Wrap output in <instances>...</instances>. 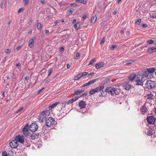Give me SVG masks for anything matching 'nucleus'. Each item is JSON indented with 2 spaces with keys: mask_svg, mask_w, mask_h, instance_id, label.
Here are the masks:
<instances>
[{
  "mask_svg": "<svg viewBox=\"0 0 156 156\" xmlns=\"http://www.w3.org/2000/svg\"><path fill=\"white\" fill-rule=\"evenodd\" d=\"M105 91L110 93L112 95L114 96L118 95L119 94L120 90L118 88L111 87L106 88Z\"/></svg>",
  "mask_w": 156,
  "mask_h": 156,
  "instance_id": "f257e3e1",
  "label": "nucleus"
},
{
  "mask_svg": "<svg viewBox=\"0 0 156 156\" xmlns=\"http://www.w3.org/2000/svg\"><path fill=\"white\" fill-rule=\"evenodd\" d=\"M55 120L51 117L47 118L46 119L45 124L46 126L48 127H53L55 125Z\"/></svg>",
  "mask_w": 156,
  "mask_h": 156,
  "instance_id": "f03ea898",
  "label": "nucleus"
},
{
  "mask_svg": "<svg viewBox=\"0 0 156 156\" xmlns=\"http://www.w3.org/2000/svg\"><path fill=\"white\" fill-rule=\"evenodd\" d=\"M155 83L154 82L151 80H148L146 81L144 87L146 89L151 90L155 87Z\"/></svg>",
  "mask_w": 156,
  "mask_h": 156,
  "instance_id": "7ed1b4c3",
  "label": "nucleus"
},
{
  "mask_svg": "<svg viewBox=\"0 0 156 156\" xmlns=\"http://www.w3.org/2000/svg\"><path fill=\"white\" fill-rule=\"evenodd\" d=\"M104 88V86L101 85L99 86L94 89H92L89 92V94H90L93 95L95 93L101 91Z\"/></svg>",
  "mask_w": 156,
  "mask_h": 156,
  "instance_id": "20e7f679",
  "label": "nucleus"
},
{
  "mask_svg": "<svg viewBox=\"0 0 156 156\" xmlns=\"http://www.w3.org/2000/svg\"><path fill=\"white\" fill-rule=\"evenodd\" d=\"M143 78V76L142 75H139V76H137L135 81L136 85H142L144 82L142 80Z\"/></svg>",
  "mask_w": 156,
  "mask_h": 156,
  "instance_id": "39448f33",
  "label": "nucleus"
},
{
  "mask_svg": "<svg viewBox=\"0 0 156 156\" xmlns=\"http://www.w3.org/2000/svg\"><path fill=\"white\" fill-rule=\"evenodd\" d=\"M30 130L32 132H34L36 131L38 129V126L35 123H32L29 127Z\"/></svg>",
  "mask_w": 156,
  "mask_h": 156,
  "instance_id": "423d86ee",
  "label": "nucleus"
},
{
  "mask_svg": "<svg viewBox=\"0 0 156 156\" xmlns=\"http://www.w3.org/2000/svg\"><path fill=\"white\" fill-rule=\"evenodd\" d=\"M147 120L148 123L151 124H154L156 120L154 117L152 116H147Z\"/></svg>",
  "mask_w": 156,
  "mask_h": 156,
  "instance_id": "0eeeda50",
  "label": "nucleus"
},
{
  "mask_svg": "<svg viewBox=\"0 0 156 156\" xmlns=\"http://www.w3.org/2000/svg\"><path fill=\"white\" fill-rule=\"evenodd\" d=\"M10 146L12 148H15L17 147L18 146V142L16 140H13L10 141L9 143Z\"/></svg>",
  "mask_w": 156,
  "mask_h": 156,
  "instance_id": "6e6552de",
  "label": "nucleus"
},
{
  "mask_svg": "<svg viewBox=\"0 0 156 156\" xmlns=\"http://www.w3.org/2000/svg\"><path fill=\"white\" fill-rule=\"evenodd\" d=\"M46 118H47L46 117V116L45 115L44 112H42L38 116V119L41 122H42L43 121V120Z\"/></svg>",
  "mask_w": 156,
  "mask_h": 156,
  "instance_id": "1a4fd4ad",
  "label": "nucleus"
},
{
  "mask_svg": "<svg viewBox=\"0 0 156 156\" xmlns=\"http://www.w3.org/2000/svg\"><path fill=\"white\" fill-rule=\"evenodd\" d=\"M15 140L17 142H19L21 143H23L24 142V139L23 137L20 135L16 136L15 137Z\"/></svg>",
  "mask_w": 156,
  "mask_h": 156,
  "instance_id": "9d476101",
  "label": "nucleus"
},
{
  "mask_svg": "<svg viewBox=\"0 0 156 156\" xmlns=\"http://www.w3.org/2000/svg\"><path fill=\"white\" fill-rule=\"evenodd\" d=\"M57 107L58 108V110L60 111L64 108H65V105H64V103H60L59 102H57Z\"/></svg>",
  "mask_w": 156,
  "mask_h": 156,
  "instance_id": "9b49d317",
  "label": "nucleus"
},
{
  "mask_svg": "<svg viewBox=\"0 0 156 156\" xmlns=\"http://www.w3.org/2000/svg\"><path fill=\"white\" fill-rule=\"evenodd\" d=\"M86 106V104L85 102L83 101H80L79 104V107L81 108H85Z\"/></svg>",
  "mask_w": 156,
  "mask_h": 156,
  "instance_id": "f8f14e48",
  "label": "nucleus"
},
{
  "mask_svg": "<svg viewBox=\"0 0 156 156\" xmlns=\"http://www.w3.org/2000/svg\"><path fill=\"white\" fill-rule=\"evenodd\" d=\"M147 52L150 53H152L156 52V47H152L148 49Z\"/></svg>",
  "mask_w": 156,
  "mask_h": 156,
  "instance_id": "ddd939ff",
  "label": "nucleus"
},
{
  "mask_svg": "<svg viewBox=\"0 0 156 156\" xmlns=\"http://www.w3.org/2000/svg\"><path fill=\"white\" fill-rule=\"evenodd\" d=\"M105 63L103 62H100L96 64L95 65L96 69H98L104 66Z\"/></svg>",
  "mask_w": 156,
  "mask_h": 156,
  "instance_id": "4468645a",
  "label": "nucleus"
},
{
  "mask_svg": "<svg viewBox=\"0 0 156 156\" xmlns=\"http://www.w3.org/2000/svg\"><path fill=\"white\" fill-rule=\"evenodd\" d=\"M125 89L126 90H129L132 87V85L130 84L129 82H126L125 84Z\"/></svg>",
  "mask_w": 156,
  "mask_h": 156,
  "instance_id": "2eb2a0df",
  "label": "nucleus"
},
{
  "mask_svg": "<svg viewBox=\"0 0 156 156\" xmlns=\"http://www.w3.org/2000/svg\"><path fill=\"white\" fill-rule=\"evenodd\" d=\"M38 136L39 134L38 133H33L31 135L30 137L32 140H34L35 139L38 138Z\"/></svg>",
  "mask_w": 156,
  "mask_h": 156,
  "instance_id": "dca6fc26",
  "label": "nucleus"
},
{
  "mask_svg": "<svg viewBox=\"0 0 156 156\" xmlns=\"http://www.w3.org/2000/svg\"><path fill=\"white\" fill-rule=\"evenodd\" d=\"M34 45V41L33 39H30L28 42V46L30 48H33Z\"/></svg>",
  "mask_w": 156,
  "mask_h": 156,
  "instance_id": "f3484780",
  "label": "nucleus"
},
{
  "mask_svg": "<svg viewBox=\"0 0 156 156\" xmlns=\"http://www.w3.org/2000/svg\"><path fill=\"white\" fill-rule=\"evenodd\" d=\"M136 76V75L135 74H132L130 75L128 77V79L130 81H132L135 78Z\"/></svg>",
  "mask_w": 156,
  "mask_h": 156,
  "instance_id": "a211bd4d",
  "label": "nucleus"
},
{
  "mask_svg": "<svg viewBox=\"0 0 156 156\" xmlns=\"http://www.w3.org/2000/svg\"><path fill=\"white\" fill-rule=\"evenodd\" d=\"M141 112L144 114L147 111V109L145 105H144L141 108Z\"/></svg>",
  "mask_w": 156,
  "mask_h": 156,
  "instance_id": "6ab92c4d",
  "label": "nucleus"
},
{
  "mask_svg": "<svg viewBox=\"0 0 156 156\" xmlns=\"http://www.w3.org/2000/svg\"><path fill=\"white\" fill-rule=\"evenodd\" d=\"M146 70L150 73H151L154 72L155 70V69L154 68H150L147 69Z\"/></svg>",
  "mask_w": 156,
  "mask_h": 156,
  "instance_id": "aec40b11",
  "label": "nucleus"
},
{
  "mask_svg": "<svg viewBox=\"0 0 156 156\" xmlns=\"http://www.w3.org/2000/svg\"><path fill=\"white\" fill-rule=\"evenodd\" d=\"M84 90L83 89H81L80 90H78L75 91V94L77 95H79V94L83 92L84 91Z\"/></svg>",
  "mask_w": 156,
  "mask_h": 156,
  "instance_id": "412c9836",
  "label": "nucleus"
},
{
  "mask_svg": "<svg viewBox=\"0 0 156 156\" xmlns=\"http://www.w3.org/2000/svg\"><path fill=\"white\" fill-rule=\"evenodd\" d=\"M147 98L150 100H152L154 99V96L153 94L150 93L147 94Z\"/></svg>",
  "mask_w": 156,
  "mask_h": 156,
  "instance_id": "4be33fe9",
  "label": "nucleus"
},
{
  "mask_svg": "<svg viewBox=\"0 0 156 156\" xmlns=\"http://www.w3.org/2000/svg\"><path fill=\"white\" fill-rule=\"evenodd\" d=\"M75 2H79L84 4H86L87 3V1L86 0H76Z\"/></svg>",
  "mask_w": 156,
  "mask_h": 156,
  "instance_id": "5701e85b",
  "label": "nucleus"
},
{
  "mask_svg": "<svg viewBox=\"0 0 156 156\" xmlns=\"http://www.w3.org/2000/svg\"><path fill=\"white\" fill-rule=\"evenodd\" d=\"M97 17L96 16H92L91 17V21L93 23H94L96 22V20H97Z\"/></svg>",
  "mask_w": 156,
  "mask_h": 156,
  "instance_id": "b1692460",
  "label": "nucleus"
},
{
  "mask_svg": "<svg viewBox=\"0 0 156 156\" xmlns=\"http://www.w3.org/2000/svg\"><path fill=\"white\" fill-rule=\"evenodd\" d=\"M143 73L144 76L145 77H149V75L150 74V73L148 72V71L147 70L144 71Z\"/></svg>",
  "mask_w": 156,
  "mask_h": 156,
  "instance_id": "393cba45",
  "label": "nucleus"
},
{
  "mask_svg": "<svg viewBox=\"0 0 156 156\" xmlns=\"http://www.w3.org/2000/svg\"><path fill=\"white\" fill-rule=\"evenodd\" d=\"M57 102L55 103L52 105L50 106H49V107H48V109L49 110H51L52 108H54L55 107H56L57 106Z\"/></svg>",
  "mask_w": 156,
  "mask_h": 156,
  "instance_id": "a878e982",
  "label": "nucleus"
},
{
  "mask_svg": "<svg viewBox=\"0 0 156 156\" xmlns=\"http://www.w3.org/2000/svg\"><path fill=\"white\" fill-rule=\"evenodd\" d=\"M73 8H70L69 9L67 10V14L70 15L72 14L73 12Z\"/></svg>",
  "mask_w": 156,
  "mask_h": 156,
  "instance_id": "bb28decb",
  "label": "nucleus"
},
{
  "mask_svg": "<svg viewBox=\"0 0 156 156\" xmlns=\"http://www.w3.org/2000/svg\"><path fill=\"white\" fill-rule=\"evenodd\" d=\"M154 133V130L151 129L148 131V134L149 135H152Z\"/></svg>",
  "mask_w": 156,
  "mask_h": 156,
  "instance_id": "cd10ccee",
  "label": "nucleus"
},
{
  "mask_svg": "<svg viewBox=\"0 0 156 156\" xmlns=\"http://www.w3.org/2000/svg\"><path fill=\"white\" fill-rule=\"evenodd\" d=\"M29 128V126L27 125H26L23 129V131L28 132Z\"/></svg>",
  "mask_w": 156,
  "mask_h": 156,
  "instance_id": "c85d7f7f",
  "label": "nucleus"
},
{
  "mask_svg": "<svg viewBox=\"0 0 156 156\" xmlns=\"http://www.w3.org/2000/svg\"><path fill=\"white\" fill-rule=\"evenodd\" d=\"M50 110H47L46 111H44L43 112H45V115L47 117V116H49L50 114Z\"/></svg>",
  "mask_w": 156,
  "mask_h": 156,
  "instance_id": "c756f323",
  "label": "nucleus"
},
{
  "mask_svg": "<svg viewBox=\"0 0 156 156\" xmlns=\"http://www.w3.org/2000/svg\"><path fill=\"white\" fill-rule=\"evenodd\" d=\"M78 98H79L78 97H75L74 98H73L72 99H70L69 100H70L71 103H72L73 102L77 100L78 99Z\"/></svg>",
  "mask_w": 156,
  "mask_h": 156,
  "instance_id": "7c9ffc66",
  "label": "nucleus"
},
{
  "mask_svg": "<svg viewBox=\"0 0 156 156\" xmlns=\"http://www.w3.org/2000/svg\"><path fill=\"white\" fill-rule=\"evenodd\" d=\"M96 61V59L94 58L93 59H92L90 60L89 63V64L88 66H89L90 65L94 63Z\"/></svg>",
  "mask_w": 156,
  "mask_h": 156,
  "instance_id": "2f4dec72",
  "label": "nucleus"
},
{
  "mask_svg": "<svg viewBox=\"0 0 156 156\" xmlns=\"http://www.w3.org/2000/svg\"><path fill=\"white\" fill-rule=\"evenodd\" d=\"M141 22V19H139L135 22V23L136 25L139 26Z\"/></svg>",
  "mask_w": 156,
  "mask_h": 156,
  "instance_id": "473e14b6",
  "label": "nucleus"
},
{
  "mask_svg": "<svg viewBox=\"0 0 156 156\" xmlns=\"http://www.w3.org/2000/svg\"><path fill=\"white\" fill-rule=\"evenodd\" d=\"M97 80V79H95L93 80L90 81L88 82V83L89 84V85H90L91 84H92L94 83L95 82H96Z\"/></svg>",
  "mask_w": 156,
  "mask_h": 156,
  "instance_id": "72a5a7b5",
  "label": "nucleus"
},
{
  "mask_svg": "<svg viewBox=\"0 0 156 156\" xmlns=\"http://www.w3.org/2000/svg\"><path fill=\"white\" fill-rule=\"evenodd\" d=\"M5 2L4 0H2L0 5V7L2 8H3L4 7Z\"/></svg>",
  "mask_w": 156,
  "mask_h": 156,
  "instance_id": "f704fd0d",
  "label": "nucleus"
},
{
  "mask_svg": "<svg viewBox=\"0 0 156 156\" xmlns=\"http://www.w3.org/2000/svg\"><path fill=\"white\" fill-rule=\"evenodd\" d=\"M23 2L24 3V5L26 6L29 3V0H23Z\"/></svg>",
  "mask_w": 156,
  "mask_h": 156,
  "instance_id": "c9c22d12",
  "label": "nucleus"
},
{
  "mask_svg": "<svg viewBox=\"0 0 156 156\" xmlns=\"http://www.w3.org/2000/svg\"><path fill=\"white\" fill-rule=\"evenodd\" d=\"M87 74L88 73L87 72H84L82 73H80V74L81 75V77H83L87 75Z\"/></svg>",
  "mask_w": 156,
  "mask_h": 156,
  "instance_id": "e433bc0d",
  "label": "nucleus"
},
{
  "mask_svg": "<svg viewBox=\"0 0 156 156\" xmlns=\"http://www.w3.org/2000/svg\"><path fill=\"white\" fill-rule=\"evenodd\" d=\"M23 107H21V108H20V109H19L18 110H17L16 111V113H17L21 112L23 110Z\"/></svg>",
  "mask_w": 156,
  "mask_h": 156,
  "instance_id": "4c0bfd02",
  "label": "nucleus"
},
{
  "mask_svg": "<svg viewBox=\"0 0 156 156\" xmlns=\"http://www.w3.org/2000/svg\"><path fill=\"white\" fill-rule=\"evenodd\" d=\"M154 41L151 40H150L147 41V43L148 44H151L154 43Z\"/></svg>",
  "mask_w": 156,
  "mask_h": 156,
  "instance_id": "58836bf2",
  "label": "nucleus"
},
{
  "mask_svg": "<svg viewBox=\"0 0 156 156\" xmlns=\"http://www.w3.org/2000/svg\"><path fill=\"white\" fill-rule=\"evenodd\" d=\"M37 28L38 29H40L41 27V24L40 23H38L37 24Z\"/></svg>",
  "mask_w": 156,
  "mask_h": 156,
  "instance_id": "ea45409f",
  "label": "nucleus"
},
{
  "mask_svg": "<svg viewBox=\"0 0 156 156\" xmlns=\"http://www.w3.org/2000/svg\"><path fill=\"white\" fill-rule=\"evenodd\" d=\"M70 5L72 7H76L77 6V5L76 3H71Z\"/></svg>",
  "mask_w": 156,
  "mask_h": 156,
  "instance_id": "a19ab883",
  "label": "nucleus"
},
{
  "mask_svg": "<svg viewBox=\"0 0 156 156\" xmlns=\"http://www.w3.org/2000/svg\"><path fill=\"white\" fill-rule=\"evenodd\" d=\"M133 62H134L133 61L130 60L129 61H128L127 62H126V64L127 65L130 64H132Z\"/></svg>",
  "mask_w": 156,
  "mask_h": 156,
  "instance_id": "79ce46f5",
  "label": "nucleus"
},
{
  "mask_svg": "<svg viewBox=\"0 0 156 156\" xmlns=\"http://www.w3.org/2000/svg\"><path fill=\"white\" fill-rule=\"evenodd\" d=\"M72 103H71V101H70V100H69L67 102H66L65 103H64V105H65V106H66V105H69V104H72Z\"/></svg>",
  "mask_w": 156,
  "mask_h": 156,
  "instance_id": "37998d69",
  "label": "nucleus"
},
{
  "mask_svg": "<svg viewBox=\"0 0 156 156\" xmlns=\"http://www.w3.org/2000/svg\"><path fill=\"white\" fill-rule=\"evenodd\" d=\"M101 92V94H99L100 96L103 97L105 94V92L103 90Z\"/></svg>",
  "mask_w": 156,
  "mask_h": 156,
  "instance_id": "c03bdc74",
  "label": "nucleus"
},
{
  "mask_svg": "<svg viewBox=\"0 0 156 156\" xmlns=\"http://www.w3.org/2000/svg\"><path fill=\"white\" fill-rule=\"evenodd\" d=\"M116 46L115 45H112L111 48V50H113L116 47Z\"/></svg>",
  "mask_w": 156,
  "mask_h": 156,
  "instance_id": "a18cd8bd",
  "label": "nucleus"
},
{
  "mask_svg": "<svg viewBox=\"0 0 156 156\" xmlns=\"http://www.w3.org/2000/svg\"><path fill=\"white\" fill-rule=\"evenodd\" d=\"M79 24V23H76V24H75L74 25V27L76 29H78L79 27H78V25Z\"/></svg>",
  "mask_w": 156,
  "mask_h": 156,
  "instance_id": "49530a36",
  "label": "nucleus"
},
{
  "mask_svg": "<svg viewBox=\"0 0 156 156\" xmlns=\"http://www.w3.org/2000/svg\"><path fill=\"white\" fill-rule=\"evenodd\" d=\"M2 156H8L6 151H4L2 153Z\"/></svg>",
  "mask_w": 156,
  "mask_h": 156,
  "instance_id": "de8ad7c7",
  "label": "nucleus"
},
{
  "mask_svg": "<svg viewBox=\"0 0 156 156\" xmlns=\"http://www.w3.org/2000/svg\"><path fill=\"white\" fill-rule=\"evenodd\" d=\"M89 85L88 82H87V83H85L84 84H83V85L81 86V87H86L87 86Z\"/></svg>",
  "mask_w": 156,
  "mask_h": 156,
  "instance_id": "09e8293b",
  "label": "nucleus"
},
{
  "mask_svg": "<svg viewBox=\"0 0 156 156\" xmlns=\"http://www.w3.org/2000/svg\"><path fill=\"white\" fill-rule=\"evenodd\" d=\"M89 85L88 82H87V83H85L84 84H83V85L81 86V87H86L87 86Z\"/></svg>",
  "mask_w": 156,
  "mask_h": 156,
  "instance_id": "8fccbe9b",
  "label": "nucleus"
},
{
  "mask_svg": "<svg viewBox=\"0 0 156 156\" xmlns=\"http://www.w3.org/2000/svg\"><path fill=\"white\" fill-rule=\"evenodd\" d=\"M89 85L88 82H87V83H85L84 84H83V85L81 86V87H86L87 86Z\"/></svg>",
  "mask_w": 156,
  "mask_h": 156,
  "instance_id": "3c124183",
  "label": "nucleus"
},
{
  "mask_svg": "<svg viewBox=\"0 0 156 156\" xmlns=\"http://www.w3.org/2000/svg\"><path fill=\"white\" fill-rule=\"evenodd\" d=\"M52 69H50L49 70H48V76H49V75H51V73H52Z\"/></svg>",
  "mask_w": 156,
  "mask_h": 156,
  "instance_id": "603ef678",
  "label": "nucleus"
},
{
  "mask_svg": "<svg viewBox=\"0 0 156 156\" xmlns=\"http://www.w3.org/2000/svg\"><path fill=\"white\" fill-rule=\"evenodd\" d=\"M105 41V39L104 38H103L102 39V40H101V41L100 42V44L101 45L103 44L104 43Z\"/></svg>",
  "mask_w": 156,
  "mask_h": 156,
  "instance_id": "864d4df0",
  "label": "nucleus"
},
{
  "mask_svg": "<svg viewBox=\"0 0 156 156\" xmlns=\"http://www.w3.org/2000/svg\"><path fill=\"white\" fill-rule=\"evenodd\" d=\"M23 134L25 136H27L28 135V132L27 131H23Z\"/></svg>",
  "mask_w": 156,
  "mask_h": 156,
  "instance_id": "5fc2aeb1",
  "label": "nucleus"
},
{
  "mask_svg": "<svg viewBox=\"0 0 156 156\" xmlns=\"http://www.w3.org/2000/svg\"><path fill=\"white\" fill-rule=\"evenodd\" d=\"M44 88V87H43L41 89L39 90L38 91H37V93L38 94H39L42 91V90H43V89Z\"/></svg>",
  "mask_w": 156,
  "mask_h": 156,
  "instance_id": "6e6d98bb",
  "label": "nucleus"
},
{
  "mask_svg": "<svg viewBox=\"0 0 156 156\" xmlns=\"http://www.w3.org/2000/svg\"><path fill=\"white\" fill-rule=\"evenodd\" d=\"M10 50L9 49H6L5 50V52L6 53H9L10 52Z\"/></svg>",
  "mask_w": 156,
  "mask_h": 156,
  "instance_id": "4d7b16f0",
  "label": "nucleus"
},
{
  "mask_svg": "<svg viewBox=\"0 0 156 156\" xmlns=\"http://www.w3.org/2000/svg\"><path fill=\"white\" fill-rule=\"evenodd\" d=\"M45 34L47 35H48V34L49 33V31L47 30V29H45Z\"/></svg>",
  "mask_w": 156,
  "mask_h": 156,
  "instance_id": "13d9d810",
  "label": "nucleus"
},
{
  "mask_svg": "<svg viewBox=\"0 0 156 156\" xmlns=\"http://www.w3.org/2000/svg\"><path fill=\"white\" fill-rule=\"evenodd\" d=\"M94 74V73H90L88 74V76L90 77V76H92Z\"/></svg>",
  "mask_w": 156,
  "mask_h": 156,
  "instance_id": "bf43d9fd",
  "label": "nucleus"
},
{
  "mask_svg": "<svg viewBox=\"0 0 156 156\" xmlns=\"http://www.w3.org/2000/svg\"><path fill=\"white\" fill-rule=\"evenodd\" d=\"M23 9L22 8H20L18 10V12L19 13L23 11Z\"/></svg>",
  "mask_w": 156,
  "mask_h": 156,
  "instance_id": "052dcab7",
  "label": "nucleus"
},
{
  "mask_svg": "<svg viewBox=\"0 0 156 156\" xmlns=\"http://www.w3.org/2000/svg\"><path fill=\"white\" fill-rule=\"evenodd\" d=\"M76 76H77L79 79H80L82 78L81 75H80V74H78Z\"/></svg>",
  "mask_w": 156,
  "mask_h": 156,
  "instance_id": "680f3d73",
  "label": "nucleus"
},
{
  "mask_svg": "<svg viewBox=\"0 0 156 156\" xmlns=\"http://www.w3.org/2000/svg\"><path fill=\"white\" fill-rule=\"evenodd\" d=\"M64 48L63 47H61L59 49V51L60 52L64 50Z\"/></svg>",
  "mask_w": 156,
  "mask_h": 156,
  "instance_id": "e2e57ef3",
  "label": "nucleus"
},
{
  "mask_svg": "<svg viewBox=\"0 0 156 156\" xmlns=\"http://www.w3.org/2000/svg\"><path fill=\"white\" fill-rule=\"evenodd\" d=\"M22 48V46H18L16 48V49L17 50H20V49Z\"/></svg>",
  "mask_w": 156,
  "mask_h": 156,
  "instance_id": "0e129e2a",
  "label": "nucleus"
},
{
  "mask_svg": "<svg viewBox=\"0 0 156 156\" xmlns=\"http://www.w3.org/2000/svg\"><path fill=\"white\" fill-rule=\"evenodd\" d=\"M142 27L143 28H147V25L146 24H143L142 25Z\"/></svg>",
  "mask_w": 156,
  "mask_h": 156,
  "instance_id": "69168bd1",
  "label": "nucleus"
},
{
  "mask_svg": "<svg viewBox=\"0 0 156 156\" xmlns=\"http://www.w3.org/2000/svg\"><path fill=\"white\" fill-rule=\"evenodd\" d=\"M74 80H79L77 76H76L74 77L73 78Z\"/></svg>",
  "mask_w": 156,
  "mask_h": 156,
  "instance_id": "338daca9",
  "label": "nucleus"
},
{
  "mask_svg": "<svg viewBox=\"0 0 156 156\" xmlns=\"http://www.w3.org/2000/svg\"><path fill=\"white\" fill-rule=\"evenodd\" d=\"M80 56V54L79 53H77L76 54V56L77 57H79Z\"/></svg>",
  "mask_w": 156,
  "mask_h": 156,
  "instance_id": "774afa93",
  "label": "nucleus"
}]
</instances>
